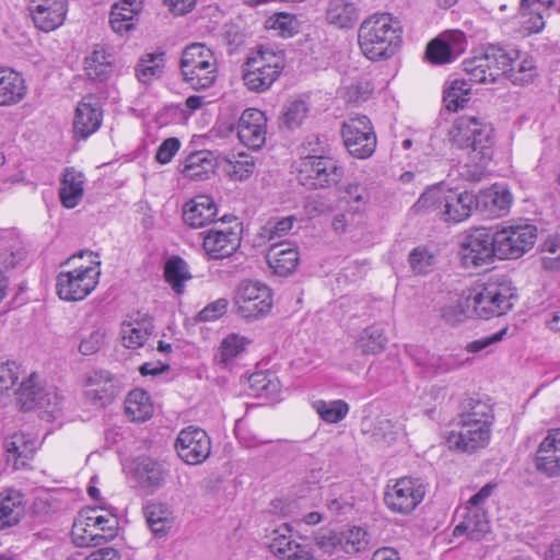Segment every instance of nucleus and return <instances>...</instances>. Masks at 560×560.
I'll use <instances>...</instances> for the list:
<instances>
[{"instance_id": "41", "label": "nucleus", "mask_w": 560, "mask_h": 560, "mask_svg": "<svg viewBox=\"0 0 560 560\" xmlns=\"http://www.w3.org/2000/svg\"><path fill=\"white\" fill-rule=\"evenodd\" d=\"M143 512L150 529L156 536H164L173 526L172 512L163 503L149 502Z\"/></svg>"}, {"instance_id": "13", "label": "nucleus", "mask_w": 560, "mask_h": 560, "mask_svg": "<svg viewBox=\"0 0 560 560\" xmlns=\"http://www.w3.org/2000/svg\"><path fill=\"white\" fill-rule=\"evenodd\" d=\"M234 300L237 313L246 319L265 316L272 306L271 290L259 281H242Z\"/></svg>"}, {"instance_id": "9", "label": "nucleus", "mask_w": 560, "mask_h": 560, "mask_svg": "<svg viewBox=\"0 0 560 560\" xmlns=\"http://www.w3.org/2000/svg\"><path fill=\"white\" fill-rule=\"evenodd\" d=\"M100 264V261H95L96 266H80L71 271H61L56 283L58 296L68 302L85 299L98 283Z\"/></svg>"}, {"instance_id": "56", "label": "nucleus", "mask_w": 560, "mask_h": 560, "mask_svg": "<svg viewBox=\"0 0 560 560\" xmlns=\"http://www.w3.org/2000/svg\"><path fill=\"white\" fill-rule=\"evenodd\" d=\"M250 387L258 396H266L273 398L280 390V385L277 378H270L264 373H254L249 377Z\"/></svg>"}, {"instance_id": "48", "label": "nucleus", "mask_w": 560, "mask_h": 560, "mask_svg": "<svg viewBox=\"0 0 560 560\" xmlns=\"http://www.w3.org/2000/svg\"><path fill=\"white\" fill-rule=\"evenodd\" d=\"M387 338L384 335L383 329L371 326L360 334L357 339L355 347L364 354H376L385 349Z\"/></svg>"}, {"instance_id": "31", "label": "nucleus", "mask_w": 560, "mask_h": 560, "mask_svg": "<svg viewBox=\"0 0 560 560\" xmlns=\"http://www.w3.org/2000/svg\"><path fill=\"white\" fill-rule=\"evenodd\" d=\"M97 508H89L80 512L78 520L74 522L72 529V538L73 541L79 547H88V546H97L98 541V532H94V517H97L98 514Z\"/></svg>"}, {"instance_id": "3", "label": "nucleus", "mask_w": 560, "mask_h": 560, "mask_svg": "<svg viewBox=\"0 0 560 560\" xmlns=\"http://www.w3.org/2000/svg\"><path fill=\"white\" fill-rule=\"evenodd\" d=\"M515 299L511 282L500 277L470 288L459 307L469 317L488 319L506 314L513 307Z\"/></svg>"}, {"instance_id": "30", "label": "nucleus", "mask_w": 560, "mask_h": 560, "mask_svg": "<svg viewBox=\"0 0 560 560\" xmlns=\"http://www.w3.org/2000/svg\"><path fill=\"white\" fill-rule=\"evenodd\" d=\"M446 196V188L442 185H434L421 194L411 210L417 214H434L444 221Z\"/></svg>"}, {"instance_id": "26", "label": "nucleus", "mask_w": 560, "mask_h": 560, "mask_svg": "<svg viewBox=\"0 0 560 560\" xmlns=\"http://www.w3.org/2000/svg\"><path fill=\"white\" fill-rule=\"evenodd\" d=\"M3 447L7 452L8 460H13L14 468L19 469L26 464V460L33 457L37 448V441L24 432H14L4 439Z\"/></svg>"}, {"instance_id": "18", "label": "nucleus", "mask_w": 560, "mask_h": 560, "mask_svg": "<svg viewBox=\"0 0 560 560\" xmlns=\"http://www.w3.org/2000/svg\"><path fill=\"white\" fill-rule=\"evenodd\" d=\"M68 5V0H30L28 10L35 26L48 33L63 24Z\"/></svg>"}, {"instance_id": "59", "label": "nucleus", "mask_w": 560, "mask_h": 560, "mask_svg": "<svg viewBox=\"0 0 560 560\" xmlns=\"http://www.w3.org/2000/svg\"><path fill=\"white\" fill-rule=\"evenodd\" d=\"M121 336L125 347L137 349L144 345L150 334L147 332L145 328H136L127 323H122Z\"/></svg>"}, {"instance_id": "4", "label": "nucleus", "mask_w": 560, "mask_h": 560, "mask_svg": "<svg viewBox=\"0 0 560 560\" xmlns=\"http://www.w3.org/2000/svg\"><path fill=\"white\" fill-rule=\"evenodd\" d=\"M447 140L457 149H469L471 161H490L492 158V128L478 117H458L448 129Z\"/></svg>"}, {"instance_id": "60", "label": "nucleus", "mask_w": 560, "mask_h": 560, "mask_svg": "<svg viewBox=\"0 0 560 560\" xmlns=\"http://www.w3.org/2000/svg\"><path fill=\"white\" fill-rule=\"evenodd\" d=\"M295 218L290 215L287 218H282L277 221H268L266 226L264 228V235L268 238V241H275L280 238L289 233L292 230Z\"/></svg>"}, {"instance_id": "27", "label": "nucleus", "mask_w": 560, "mask_h": 560, "mask_svg": "<svg viewBox=\"0 0 560 560\" xmlns=\"http://www.w3.org/2000/svg\"><path fill=\"white\" fill-rule=\"evenodd\" d=\"M103 119L101 106L95 103L80 102L75 108L73 119L74 135L81 139H88L98 130Z\"/></svg>"}, {"instance_id": "51", "label": "nucleus", "mask_w": 560, "mask_h": 560, "mask_svg": "<svg viewBox=\"0 0 560 560\" xmlns=\"http://www.w3.org/2000/svg\"><path fill=\"white\" fill-rule=\"evenodd\" d=\"M255 168V163L252 156L246 154H238L234 160H228L224 165V172L232 179L244 180L248 178Z\"/></svg>"}, {"instance_id": "39", "label": "nucleus", "mask_w": 560, "mask_h": 560, "mask_svg": "<svg viewBox=\"0 0 560 560\" xmlns=\"http://www.w3.org/2000/svg\"><path fill=\"white\" fill-rule=\"evenodd\" d=\"M125 413L135 422H144L153 413L150 396L143 389L131 390L125 399Z\"/></svg>"}, {"instance_id": "37", "label": "nucleus", "mask_w": 560, "mask_h": 560, "mask_svg": "<svg viewBox=\"0 0 560 560\" xmlns=\"http://www.w3.org/2000/svg\"><path fill=\"white\" fill-rule=\"evenodd\" d=\"M83 174L73 168H66L62 175L59 197L62 206L72 209L83 197Z\"/></svg>"}, {"instance_id": "57", "label": "nucleus", "mask_w": 560, "mask_h": 560, "mask_svg": "<svg viewBox=\"0 0 560 560\" xmlns=\"http://www.w3.org/2000/svg\"><path fill=\"white\" fill-rule=\"evenodd\" d=\"M463 365V361L455 354L435 355L432 354L429 360L428 372L438 375L448 373Z\"/></svg>"}, {"instance_id": "21", "label": "nucleus", "mask_w": 560, "mask_h": 560, "mask_svg": "<svg viewBox=\"0 0 560 560\" xmlns=\"http://www.w3.org/2000/svg\"><path fill=\"white\" fill-rule=\"evenodd\" d=\"M85 397L100 406L110 404L120 393V381L106 370L92 371L85 381Z\"/></svg>"}, {"instance_id": "49", "label": "nucleus", "mask_w": 560, "mask_h": 560, "mask_svg": "<svg viewBox=\"0 0 560 560\" xmlns=\"http://www.w3.org/2000/svg\"><path fill=\"white\" fill-rule=\"evenodd\" d=\"M247 338L231 334L226 336L219 348V352L215 355V361L219 364L228 365L235 358H237L242 352L245 351L246 346L248 345Z\"/></svg>"}, {"instance_id": "35", "label": "nucleus", "mask_w": 560, "mask_h": 560, "mask_svg": "<svg viewBox=\"0 0 560 560\" xmlns=\"http://www.w3.org/2000/svg\"><path fill=\"white\" fill-rule=\"evenodd\" d=\"M25 514L23 494L10 490L0 495V529L16 525Z\"/></svg>"}, {"instance_id": "55", "label": "nucleus", "mask_w": 560, "mask_h": 560, "mask_svg": "<svg viewBox=\"0 0 560 560\" xmlns=\"http://www.w3.org/2000/svg\"><path fill=\"white\" fill-rule=\"evenodd\" d=\"M541 252L548 253L551 256L542 258V266L546 270L559 271L560 270V234L548 236L541 244Z\"/></svg>"}, {"instance_id": "50", "label": "nucleus", "mask_w": 560, "mask_h": 560, "mask_svg": "<svg viewBox=\"0 0 560 560\" xmlns=\"http://www.w3.org/2000/svg\"><path fill=\"white\" fill-rule=\"evenodd\" d=\"M319 418L327 423H338L343 420L349 412V405L341 399L325 401L316 400L313 402Z\"/></svg>"}, {"instance_id": "42", "label": "nucleus", "mask_w": 560, "mask_h": 560, "mask_svg": "<svg viewBox=\"0 0 560 560\" xmlns=\"http://www.w3.org/2000/svg\"><path fill=\"white\" fill-rule=\"evenodd\" d=\"M164 278L176 294H183L185 281L191 279L188 264L180 256H172L165 262Z\"/></svg>"}, {"instance_id": "32", "label": "nucleus", "mask_w": 560, "mask_h": 560, "mask_svg": "<svg viewBox=\"0 0 560 560\" xmlns=\"http://www.w3.org/2000/svg\"><path fill=\"white\" fill-rule=\"evenodd\" d=\"M494 420L492 406L478 398L468 397L460 404L459 421L477 424H486L491 427Z\"/></svg>"}, {"instance_id": "7", "label": "nucleus", "mask_w": 560, "mask_h": 560, "mask_svg": "<svg viewBox=\"0 0 560 560\" xmlns=\"http://www.w3.org/2000/svg\"><path fill=\"white\" fill-rule=\"evenodd\" d=\"M180 72L194 90L211 88L217 78V62L212 51L203 44L186 47L180 58Z\"/></svg>"}, {"instance_id": "62", "label": "nucleus", "mask_w": 560, "mask_h": 560, "mask_svg": "<svg viewBox=\"0 0 560 560\" xmlns=\"http://www.w3.org/2000/svg\"><path fill=\"white\" fill-rule=\"evenodd\" d=\"M20 376V369L15 362H4L0 364V393L3 394L11 389Z\"/></svg>"}, {"instance_id": "16", "label": "nucleus", "mask_w": 560, "mask_h": 560, "mask_svg": "<svg viewBox=\"0 0 560 560\" xmlns=\"http://www.w3.org/2000/svg\"><path fill=\"white\" fill-rule=\"evenodd\" d=\"M233 226L224 229H210L203 236L202 247L212 259H223L233 255L241 245V223L232 217Z\"/></svg>"}, {"instance_id": "64", "label": "nucleus", "mask_w": 560, "mask_h": 560, "mask_svg": "<svg viewBox=\"0 0 560 560\" xmlns=\"http://www.w3.org/2000/svg\"><path fill=\"white\" fill-rule=\"evenodd\" d=\"M373 93V86L368 80H360L348 86V98L355 104L365 102Z\"/></svg>"}, {"instance_id": "24", "label": "nucleus", "mask_w": 560, "mask_h": 560, "mask_svg": "<svg viewBox=\"0 0 560 560\" xmlns=\"http://www.w3.org/2000/svg\"><path fill=\"white\" fill-rule=\"evenodd\" d=\"M300 255L294 244L278 242L270 246L267 261L273 272L281 277L292 275L299 265Z\"/></svg>"}, {"instance_id": "47", "label": "nucleus", "mask_w": 560, "mask_h": 560, "mask_svg": "<svg viewBox=\"0 0 560 560\" xmlns=\"http://www.w3.org/2000/svg\"><path fill=\"white\" fill-rule=\"evenodd\" d=\"M342 551L357 555L369 550L371 535L360 526H350L341 530Z\"/></svg>"}, {"instance_id": "28", "label": "nucleus", "mask_w": 560, "mask_h": 560, "mask_svg": "<svg viewBox=\"0 0 560 560\" xmlns=\"http://www.w3.org/2000/svg\"><path fill=\"white\" fill-rule=\"evenodd\" d=\"M25 95L26 86L22 75L12 69L0 67V106L15 105Z\"/></svg>"}, {"instance_id": "10", "label": "nucleus", "mask_w": 560, "mask_h": 560, "mask_svg": "<svg viewBox=\"0 0 560 560\" xmlns=\"http://www.w3.org/2000/svg\"><path fill=\"white\" fill-rule=\"evenodd\" d=\"M497 258L517 259L533 248L537 240V228L530 224L508 225L493 231Z\"/></svg>"}, {"instance_id": "52", "label": "nucleus", "mask_w": 560, "mask_h": 560, "mask_svg": "<svg viewBox=\"0 0 560 560\" xmlns=\"http://www.w3.org/2000/svg\"><path fill=\"white\" fill-rule=\"evenodd\" d=\"M401 432V425L390 419H378L372 429V438L377 443L392 444Z\"/></svg>"}, {"instance_id": "58", "label": "nucleus", "mask_w": 560, "mask_h": 560, "mask_svg": "<svg viewBox=\"0 0 560 560\" xmlns=\"http://www.w3.org/2000/svg\"><path fill=\"white\" fill-rule=\"evenodd\" d=\"M316 546L325 553L342 551L341 532L328 530L315 536Z\"/></svg>"}, {"instance_id": "20", "label": "nucleus", "mask_w": 560, "mask_h": 560, "mask_svg": "<svg viewBox=\"0 0 560 560\" xmlns=\"http://www.w3.org/2000/svg\"><path fill=\"white\" fill-rule=\"evenodd\" d=\"M458 427V430L452 431L447 438L451 448L470 454L488 445L491 427L486 424L472 425V423L460 421Z\"/></svg>"}, {"instance_id": "22", "label": "nucleus", "mask_w": 560, "mask_h": 560, "mask_svg": "<svg viewBox=\"0 0 560 560\" xmlns=\"http://www.w3.org/2000/svg\"><path fill=\"white\" fill-rule=\"evenodd\" d=\"M534 465L547 477L560 475V428L548 430L535 453Z\"/></svg>"}, {"instance_id": "25", "label": "nucleus", "mask_w": 560, "mask_h": 560, "mask_svg": "<svg viewBox=\"0 0 560 560\" xmlns=\"http://www.w3.org/2000/svg\"><path fill=\"white\" fill-rule=\"evenodd\" d=\"M217 215V206L209 196H197L183 208V219L191 228H202L211 223Z\"/></svg>"}, {"instance_id": "6", "label": "nucleus", "mask_w": 560, "mask_h": 560, "mask_svg": "<svg viewBox=\"0 0 560 560\" xmlns=\"http://www.w3.org/2000/svg\"><path fill=\"white\" fill-rule=\"evenodd\" d=\"M298 182L307 189H325L339 184L345 168L327 155H302L296 165Z\"/></svg>"}, {"instance_id": "1", "label": "nucleus", "mask_w": 560, "mask_h": 560, "mask_svg": "<svg viewBox=\"0 0 560 560\" xmlns=\"http://www.w3.org/2000/svg\"><path fill=\"white\" fill-rule=\"evenodd\" d=\"M463 67L468 80L476 83H493L504 75L513 84L527 85L538 75L533 57L497 45H489L464 60Z\"/></svg>"}, {"instance_id": "5", "label": "nucleus", "mask_w": 560, "mask_h": 560, "mask_svg": "<svg viewBox=\"0 0 560 560\" xmlns=\"http://www.w3.org/2000/svg\"><path fill=\"white\" fill-rule=\"evenodd\" d=\"M285 66L284 52L260 46L252 51L244 63L242 79L252 92L261 93L270 89Z\"/></svg>"}, {"instance_id": "43", "label": "nucleus", "mask_w": 560, "mask_h": 560, "mask_svg": "<svg viewBox=\"0 0 560 560\" xmlns=\"http://www.w3.org/2000/svg\"><path fill=\"white\" fill-rule=\"evenodd\" d=\"M164 67L165 52H148L140 58L136 67V77L141 83L148 84L162 75Z\"/></svg>"}, {"instance_id": "17", "label": "nucleus", "mask_w": 560, "mask_h": 560, "mask_svg": "<svg viewBox=\"0 0 560 560\" xmlns=\"http://www.w3.org/2000/svg\"><path fill=\"white\" fill-rule=\"evenodd\" d=\"M269 549L279 560H316L307 545L293 538L289 524H282L272 530Z\"/></svg>"}, {"instance_id": "36", "label": "nucleus", "mask_w": 560, "mask_h": 560, "mask_svg": "<svg viewBox=\"0 0 560 560\" xmlns=\"http://www.w3.org/2000/svg\"><path fill=\"white\" fill-rule=\"evenodd\" d=\"M490 529L486 513L479 509L467 508L463 521L455 526V537L467 534L471 540H480Z\"/></svg>"}, {"instance_id": "34", "label": "nucleus", "mask_w": 560, "mask_h": 560, "mask_svg": "<svg viewBox=\"0 0 560 560\" xmlns=\"http://www.w3.org/2000/svg\"><path fill=\"white\" fill-rule=\"evenodd\" d=\"M463 34L454 35L453 43H447L441 38L431 40L425 50L427 59L433 65H444L452 62L460 52L464 51Z\"/></svg>"}, {"instance_id": "44", "label": "nucleus", "mask_w": 560, "mask_h": 560, "mask_svg": "<svg viewBox=\"0 0 560 560\" xmlns=\"http://www.w3.org/2000/svg\"><path fill=\"white\" fill-rule=\"evenodd\" d=\"M470 84L466 80H453L450 85L445 88L443 94V102L446 109L457 112L464 108L466 103L470 100Z\"/></svg>"}, {"instance_id": "2", "label": "nucleus", "mask_w": 560, "mask_h": 560, "mask_svg": "<svg viewBox=\"0 0 560 560\" xmlns=\"http://www.w3.org/2000/svg\"><path fill=\"white\" fill-rule=\"evenodd\" d=\"M402 43V30L390 14H372L364 19L358 30L361 52L371 61L392 58Z\"/></svg>"}, {"instance_id": "14", "label": "nucleus", "mask_w": 560, "mask_h": 560, "mask_svg": "<svg viewBox=\"0 0 560 560\" xmlns=\"http://www.w3.org/2000/svg\"><path fill=\"white\" fill-rule=\"evenodd\" d=\"M174 446L178 457L188 465H199L211 454V440L208 433L195 425L182 429Z\"/></svg>"}, {"instance_id": "63", "label": "nucleus", "mask_w": 560, "mask_h": 560, "mask_svg": "<svg viewBox=\"0 0 560 560\" xmlns=\"http://www.w3.org/2000/svg\"><path fill=\"white\" fill-rule=\"evenodd\" d=\"M94 530L100 529L101 532V536H98L100 545L102 544V540L106 541L116 536L118 522L114 516L98 515L97 517H94Z\"/></svg>"}, {"instance_id": "53", "label": "nucleus", "mask_w": 560, "mask_h": 560, "mask_svg": "<svg viewBox=\"0 0 560 560\" xmlns=\"http://www.w3.org/2000/svg\"><path fill=\"white\" fill-rule=\"evenodd\" d=\"M308 113V107L304 101L294 100L283 106L281 120L289 129L301 126Z\"/></svg>"}, {"instance_id": "11", "label": "nucleus", "mask_w": 560, "mask_h": 560, "mask_svg": "<svg viewBox=\"0 0 560 560\" xmlns=\"http://www.w3.org/2000/svg\"><path fill=\"white\" fill-rule=\"evenodd\" d=\"M341 137L348 152L358 159L370 158L376 148V135L371 120L365 115H358L343 121Z\"/></svg>"}, {"instance_id": "46", "label": "nucleus", "mask_w": 560, "mask_h": 560, "mask_svg": "<svg viewBox=\"0 0 560 560\" xmlns=\"http://www.w3.org/2000/svg\"><path fill=\"white\" fill-rule=\"evenodd\" d=\"M84 70L90 80L104 82L109 79L113 66L103 49H95L85 58Z\"/></svg>"}, {"instance_id": "61", "label": "nucleus", "mask_w": 560, "mask_h": 560, "mask_svg": "<svg viewBox=\"0 0 560 560\" xmlns=\"http://www.w3.org/2000/svg\"><path fill=\"white\" fill-rule=\"evenodd\" d=\"M229 301L218 299L205 306L196 316V322H213L222 317L228 310Z\"/></svg>"}, {"instance_id": "8", "label": "nucleus", "mask_w": 560, "mask_h": 560, "mask_svg": "<svg viewBox=\"0 0 560 560\" xmlns=\"http://www.w3.org/2000/svg\"><path fill=\"white\" fill-rule=\"evenodd\" d=\"M459 256L465 268H477L493 262L497 248L492 229L480 226L467 231L460 243Z\"/></svg>"}, {"instance_id": "33", "label": "nucleus", "mask_w": 560, "mask_h": 560, "mask_svg": "<svg viewBox=\"0 0 560 560\" xmlns=\"http://www.w3.org/2000/svg\"><path fill=\"white\" fill-rule=\"evenodd\" d=\"M142 11L141 0H121L110 10L109 23L115 33L122 34L133 27V19Z\"/></svg>"}, {"instance_id": "45", "label": "nucleus", "mask_w": 560, "mask_h": 560, "mask_svg": "<svg viewBox=\"0 0 560 560\" xmlns=\"http://www.w3.org/2000/svg\"><path fill=\"white\" fill-rule=\"evenodd\" d=\"M136 472L148 487L156 489L165 482L166 471L163 465L151 457L140 458L136 466Z\"/></svg>"}, {"instance_id": "23", "label": "nucleus", "mask_w": 560, "mask_h": 560, "mask_svg": "<svg viewBox=\"0 0 560 560\" xmlns=\"http://www.w3.org/2000/svg\"><path fill=\"white\" fill-rule=\"evenodd\" d=\"M512 200L506 187L494 184L476 195V210L489 218L503 217L510 211Z\"/></svg>"}, {"instance_id": "54", "label": "nucleus", "mask_w": 560, "mask_h": 560, "mask_svg": "<svg viewBox=\"0 0 560 560\" xmlns=\"http://www.w3.org/2000/svg\"><path fill=\"white\" fill-rule=\"evenodd\" d=\"M408 261L416 273L425 275L432 270L435 256L428 248L418 246L409 254Z\"/></svg>"}, {"instance_id": "40", "label": "nucleus", "mask_w": 560, "mask_h": 560, "mask_svg": "<svg viewBox=\"0 0 560 560\" xmlns=\"http://www.w3.org/2000/svg\"><path fill=\"white\" fill-rule=\"evenodd\" d=\"M209 152L198 151L189 154L185 161L183 175L192 180H205L214 173V162Z\"/></svg>"}, {"instance_id": "15", "label": "nucleus", "mask_w": 560, "mask_h": 560, "mask_svg": "<svg viewBox=\"0 0 560 560\" xmlns=\"http://www.w3.org/2000/svg\"><path fill=\"white\" fill-rule=\"evenodd\" d=\"M424 486L418 478L402 477L384 495L387 508L396 513L408 514L423 500Z\"/></svg>"}, {"instance_id": "12", "label": "nucleus", "mask_w": 560, "mask_h": 560, "mask_svg": "<svg viewBox=\"0 0 560 560\" xmlns=\"http://www.w3.org/2000/svg\"><path fill=\"white\" fill-rule=\"evenodd\" d=\"M36 373L23 381L16 390V401L24 411L36 408L54 415L59 409L62 397L54 386H42Z\"/></svg>"}, {"instance_id": "38", "label": "nucleus", "mask_w": 560, "mask_h": 560, "mask_svg": "<svg viewBox=\"0 0 560 560\" xmlns=\"http://www.w3.org/2000/svg\"><path fill=\"white\" fill-rule=\"evenodd\" d=\"M359 18L353 2L347 0H330L326 10V20L339 28L352 27Z\"/></svg>"}, {"instance_id": "19", "label": "nucleus", "mask_w": 560, "mask_h": 560, "mask_svg": "<svg viewBox=\"0 0 560 560\" xmlns=\"http://www.w3.org/2000/svg\"><path fill=\"white\" fill-rule=\"evenodd\" d=\"M237 137L249 149L259 150L266 142L267 117L257 108L245 109L237 121Z\"/></svg>"}, {"instance_id": "29", "label": "nucleus", "mask_w": 560, "mask_h": 560, "mask_svg": "<svg viewBox=\"0 0 560 560\" xmlns=\"http://www.w3.org/2000/svg\"><path fill=\"white\" fill-rule=\"evenodd\" d=\"M447 202L444 210L445 222H462L476 209V195L469 191L456 192L447 189Z\"/></svg>"}]
</instances>
